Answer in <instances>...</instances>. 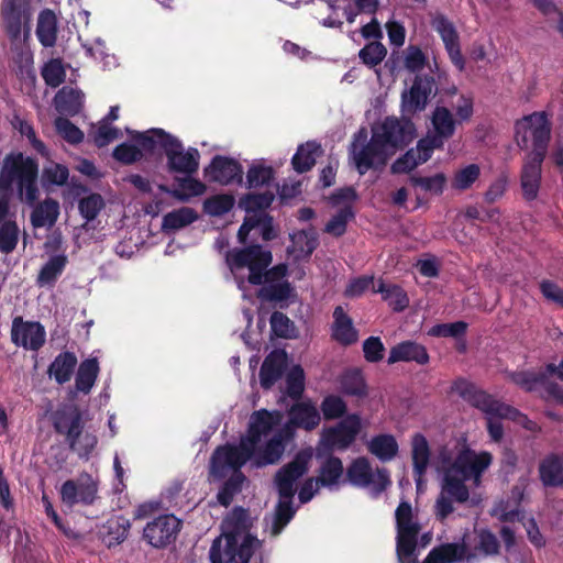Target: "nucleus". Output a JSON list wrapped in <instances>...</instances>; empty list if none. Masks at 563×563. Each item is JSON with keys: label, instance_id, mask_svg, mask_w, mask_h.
Instances as JSON below:
<instances>
[{"label": "nucleus", "instance_id": "obj_44", "mask_svg": "<svg viewBox=\"0 0 563 563\" xmlns=\"http://www.w3.org/2000/svg\"><path fill=\"white\" fill-rule=\"evenodd\" d=\"M343 463L340 457L329 454V457L321 464L319 476L316 483L322 487L335 485L343 474Z\"/></svg>", "mask_w": 563, "mask_h": 563}, {"label": "nucleus", "instance_id": "obj_62", "mask_svg": "<svg viewBox=\"0 0 563 563\" xmlns=\"http://www.w3.org/2000/svg\"><path fill=\"white\" fill-rule=\"evenodd\" d=\"M465 321H455L451 323H439L431 327L428 334L433 338H454L459 339L465 335L467 330Z\"/></svg>", "mask_w": 563, "mask_h": 563}, {"label": "nucleus", "instance_id": "obj_4", "mask_svg": "<svg viewBox=\"0 0 563 563\" xmlns=\"http://www.w3.org/2000/svg\"><path fill=\"white\" fill-rule=\"evenodd\" d=\"M37 178L38 164L35 158L21 152L10 153L5 155L0 170V191L10 194L16 185L20 199L34 206L40 195Z\"/></svg>", "mask_w": 563, "mask_h": 563}, {"label": "nucleus", "instance_id": "obj_55", "mask_svg": "<svg viewBox=\"0 0 563 563\" xmlns=\"http://www.w3.org/2000/svg\"><path fill=\"white\" fill-rule=\"evenodd\" d=\"M69 178V169L67 166L51 163L42 170V185L47 188L48 186H64Z\"/></svg>", "mask_w": 563, "mask_h": 563}, {"label": "nucleus", "instance_id": "obj_31", "mask_svg": "<svg viewBox=\"0 0 563 563\" xmlns=\"http://www.w3.org/2000/svg\"><path fill=\"white\" fill-rule=\"evenodd\" d=\"M54 106L58 113L69 117L77 115L84 106V95L80 90L64 86L54 97Z\"/></svg>", "mask_w": 563, "mask_h": 563}, {"label": "nucleus", "instance_id": "obj_32", "mask_svg": "<svg viewBox=\"0 0 563 563\" xmlns=\"http://www.w3.org/2000/svg\"><path fill=\"white\" fill-rule=\"evenodd\" d=\"M323 153L320 143L308 141L300 144L291 158V165L295 172L303 174L313 168L317 157Z\"/></svg>", "mask_w": 563, "mask_h": 563}, {"label": "nucleus", "instance_id": "obj_38", "mask_svg": "<svg viewBox=\"0 0 563 563\" xmlns=\"http://www.w3.org/2000/svg\"><path fill=\"white\" fill-rule=\"evenodd\" d=\"M67 263L68 258L65 254L51 256L38 272L36 284L40 287L54 286L58 277L63 274Z\"/></svg>", "mask_w": 563, "mask_h": 563}, {"label": "nucleus", "instance_id": "obj_27", "mask_svg": "<svg viewBox=\"0 0 563 563\" xmlns=\"http://www.w3.org/2000/svg\"><path fill=\"white\" fill-rule=\"evenodd\" d=\"M539 478L544 487L563 486V454L549 453L539 463Z\"/></svg>", "mask_w": 563, "mask_h": 563}, {"label": "nucleus", "instance_id": "obj_49", "mask_svg": "<svg viewBox=\"0 0 563 563\" xmlns=\"http://www.w3.org/2000/svg\"><path fill=\"white\" fill-rule=\"evenodd\" d=\"M432 29L440 35L444 47L460 42L454 24L442 13H437L431 20Z\"/></svg>", "mask_w": 563, "mask_h": 563}, {"label": "nucleus", "instance_id": "obj_56", "mask_svg": "<svg viewBox=\"0 0 563 563\" xmlns=\"http://www.w3.org/2000/svg\"><path fill=\"white\" fill-rule=\"evenodd\" d=\"M41 75L48 87L60 86L66 78V70L60 58L49 59L42 68Z\"/></svg>", "mask_w": 563, "mask_h": 563}, {"label": "nucleus", "instance_id": "obj_19", "mask_svg": "<svg viewBox=\"0 0 563 563\" xmlns=\"http://www.w3.org/2000/svg\"><path fill=\"white\" fill-rule=\"evenodd\" d=\"M45 329L36 321H23L15 317L12 321L11 341L16 346L38 351L45 343Z\"/></svg>", "mask_w": 563, "mask_h": 563}, {"label": "nucleus", "instance_id": "obj_30", "mask_svg": "<svg viewBox=\"0 0 563 563\" xmlns=\"http://www.w3.org/2000/svg\"><path fill=\"white\" fill-rule=\"evenodd\" d=\"M288 413L290 423L306 431L314 430L321 421L320 412L311 402H296Z\"/></svg>", "mask_w": 563, "mask_h": 563}, {"label": "nucleus", "instance_id": "obj_64", "mask_svg": "<svg viewBox=\"0 0 563 563\" xmlns=\"http://www.w3.org/2000/svg\"><path fill=\"white\" fill-rule=\"evenodd\" d=\"M498 418L511 420L512 422L521 426L527 431H540V427L536 421L529 419V417L526 413L521 412L519 409L507 404L504 405Z\"/></svg>", "mask_w": 563, "mask_h": 563}, {"label": "nucleus", "instance_id": "obj_15", "mask_svg": "<svg viewBox=\"0 0 563 563\" xmlns=\"http://www.w3.org/2000/svg\"><path fill=\"white\" fill-rule=\"evenodd\" d=\"M165 155L167 157L168 170L172 173H179L185 175H194L199 169V151L195 147H189L184 151L181 142L176 137H167Z\"/></svg>", "mask_w": 563, "mask_h": 563}, {"label": "nucleus", "instance_id": "obj_18", "mask_svg": "<svg viewBox=\"0 0 563 563\" xmlns=\"http://www.w3.org/2000/svg\"><path fill=\"white\" fill-rule=\"evenodd\" d=\"M492 462L493 455L489 452L483 451L477 454L473 450L466 448L459 452L449 468L466 479H478L489 467Z\"/></svg>", "mask_w": 563, "mask_h": 563}, {"label": "nucleus", "instance_id": "obj_51", "mask_svg": "<svg viewBox=\"0 0 563 563\" xmlns=\"http://www.w3.org/2000/svg\"><path fill=\"white\" fill-rule=\"evenodd\" d=\"M20 228L15 220L0 224V253L11 254L20 240Z\"/></svg>", "mask_w": 563, "mask_h": 563}, {"label": "nucleus", "instance_id": "obj_16", "mask_svg": "<svg viewBox=\"0 0 563 563\" xmlns=\"http://www.w3.org/2000/svg\"><path fill=\"white\" fill-rule=\"evenodd\" d=\"M181 527V520L174 515H161L145 526L143 538L153 548L162 549L176 540Z\"/></svg>", "mask_w": 563, "mask_h": 563}, {"label": "nucleus", "instance_id": "obj_23", "mask_svg": "<svg viewBox=\"0 0 563 563\" xmlns=\"http://www.w3.org/2000/svg\"><path fill=\"white\" fill-rule=\"evenodd\" d=\"M287 367V353L284 350L272 351L260 368V383L263 389H271L284 375Z\"/></svg>", "mask_w": 563, "mask_h": 563}, {"label": "nucleus", "instance_id": "obj_52", "mask_svg": "<svg viewBox=\"0 0 563 563\" xmlns=\"http://www.w3.org/2000/svg\"><path fill=\"white\" fill-rule=\"evenodd\" d=\"M481 176V167L477 164H468L465 167L455 172L451 187L455 190H467Z\"/></svg>", "mask_w": 563, "mask_h": 563}, {"label": "nucleus", "instance_id": "obj_6", "mask_svg": "<svg viewBox=\"0 0 563 563\" xmlns=\"http://www.w3.org/2000/svg\"><path fill=\"white\" fill-rule=\"evenodd\" d=\"M362 430L360 415L350 413L331 427H325L320 433L318 456L322 453L331 454L334 451H346L356 440Z\"/></svg>", "mask_w": 563, "mask_h": 563}, {"label": "nucleus", "instance_id": "obj_14", "mask_svg": "<svg viewBox=\"0 0 563 563\" xmlns=\"http://www.w3.org/2000/svg\"><path fill=\"white\" fill-rule=\"evenodd\" d=\"M98 483L88 473L81 474L77 479H67L63 483L59 495L64 505L73 508L77 504L92 505L98 497Z\"/></svg>", "mask_w": 563, "mask_h": 563}, {"label": "nucleus", "instance_id": "obj_21", "mask_svg": "<svg viewBox=\"0 0 563 563\" xmlns=\"http://www.w3.org/2000/svg\"><path fill=\"white\" fill-rule=\"evenodd\" d=\"M410 445L412 476L417 492H422L426 485V474L431 461V449L427 438L420 432H417L411 437Z\"/></svg>", "mask_w": 563, "mask_h": 563}, {"label": "nucleus", "instance_id": "obj_10", "mask_svg": "<svg viewBox=\"0 0 563 563\" xmlns=\"http://www.w3.org/2000/svg\"><path fill=\"white\" fill-rule=\"evenodd\" d=\"M349 156L358 174L364 175L374 167L375 162L385 164L388 154L373 134L367 141L366 130L361 129L353 136L349 147Z\"/></svg>", "mask_w": 563, "mask_h": 563}, {"label": "nucleus", "instance_id": "obj_42", "mask_svg": "<svg viewBox=\"0 0 563 563\" xmlns=\"http://www.w3.org/2000/svg\"><path fill=\"white\" fill-rule=\"evenodd\" d=\"M131 528L129 519L123 516L110 518L104 526L103 542L108 548L122 543Z\"/></svg>", "mask_w": 563, "mask_h": 563}, {"label": "nucleus", "instance_id": "obj_34", "mask_svg": "<svg viewBox=\"0 0 563 563\" xmlns=\"http://www.w3.org/2000/svg\"><path fill=\"white\" fill-rule=\"evenodd\" d=\"M77 363L78 361L75 353L69 351L62 352L48 366V375L53 377L57 384L64 385L70 380Z\"/></svg>", "mask_w": 563, "mask_h": 563}, {"label": "nucleus", "instance_id": "obj_43", "mask_svg": "<svg viewBox=\"0 0 563 563\" xmlns=\"http://www.w3.org/2000/svg\"><path fill=\"white\" fill-rule=\"evenodd\" d=\"M340 386L343 394L358 398L367 395V385L360 368L345 371L340 378Z\"/></svg>", "mask_w": 563, "mask_h": 563}, {"label": "nucleus", "instance_id": "obj_17", "mask_svg": "<svg viewBox=\"0 0 563 563\" xmlns=\"http://www.w3.org/2000/svg\"><path fill=\"white\" fill-rule=\"evenodd\" d=\"M52 423L56 433L66 437L69 449H74L77 438H79L84 431L80 410L75 406L57 409L52 413Z\"/></svg>", "mask_w": 563, "mask_h": 563}, {"label": "nucleus", "instance_id": "obj_7", "mask_svg": "<svg viewBox=\"0 0 563 563\" xmlns=\"http://www.w3.org/2000/svg\"><path fill=\"white\" fill-rule=\"evenodd\" d=\"M374 137L380 143L387 154L406 147L416 136V126L410 118L402 115L386 117L384 121L373 128Z\"/></svg>", "mask_w": 563, "mask_h": 563}, {"label": "nucleus", "instance_id": "obj_24", "mask_svg": "<svg viewBox=\"0 0 563 563\" xmlns=\"http://www.w3.org/2000/svg\"><path fill=\"white\" fill-rule=\"evenodd\" d=\"M430 361L429 353L424 345L416 341H402L389 351L388 364L398 362H416L419 365H426Z\"/></svg>", "mask_w": 563, "mask_h": 563}, {"label": "nucleus", "instance_id": "obj_5", "mask_svg": "<svg viewBox=\"0 0 563 563\" xmlns=\"http://www.w3.org/2000/svg\"><path fill=\"white\" fill-rule=\"evenodd\" d=\"M396 520V553L399 563H417L416 549L420 523L415 520L411 504L400 501L395 511Z\"/></svg>", "mask_w": 563, "mask_h": 563}, {"label": "nucleus", "instance_id": "obj_47", "mask_svg": "<svg viewBox=\"0 0 563 563\" xmlns=\"http://www.w3.org/2000/svg\"><path fill=\"white\" fill-rule=\"evenodd\" d=\"M275 199L272 191L250 192L239 200V207L247 213H256L269 208Z\"/></svg>", "mask_w": 563, "mask_h": 563}, {"label": "nucleus", "instance_id": "obj_39", "mask_svg": "<svg viewBox=\"0 0 563 563\" xmlns=\"http://www.w3.org/2000/svg\"><path fill=\"white\" fill-rule=\"evenodd\" d=\"M467 479L448 468L443 475L442 493L451 499L463 504L470 498V490L465 485Z\"/></svg>", "mask_w": 563, "mask_h": 563}, {"label": "nucleus", "instance_id": "obj_29", "mask_svg": "<svg viewBox=\"0 0 563 563\" xmlns=\"http://www.w3.org/2000/svg\"><path fill=\"white\" fill-rule=\"evenodd\" d=\"M175 183L177 184L176 188L172 189L162 185L159 189L181 202H187L190 198L201 196L207 191V186L199 179L191 177V175L176 177Z\"/></svg>", "mask_w": 563, "mask_h": 563}, {"label": "nucleus", "instance_id": "obj_20", "mask_svg": "<svg viewBox=\"0 0 563 563\" xmlns=\"http://www.w3.org/2000/svg\"><path fill=\"white\" fill-rule=\"evenodd\" d=\"M203 174L209 181L220 185L241 184L243 180L242 165L236 159L222 155H216L205 167Z\"/></svg>", "mask_w": 563, "mask_h": 563}, {"label": "nucleus", "instance_id": "obj_9", "mask_svg": "<svg viewBox=\"0 0 563 563\" xmlns=\"http://www.w3.org/2000/svg\"><path fill=\"white\" fill-rule=\"evenodd\" d=\"M255 449L243 438L239 444H225L218 446L211 456V473L216 477L223 478L228 470L232 473L242 472L241 468L249 462H253Z\"/></svg>", "mask_w": 563, "mask_h": 563}, {"label": "nucleus", "instance_id": "obj_35", "mask_svg": "<svg viewBox=\"0 0 563 563\" xmlns=\"http://www.w3.org/2000/svg\"><path fill=\"white\" fill-rule=\"evenodd\" d=\"M367 450L382 462L391 461L399 451V445L393 434L374 435L367 443Z\"/></svg>", "mask_w": 563, "mask_h": 563}, {"label": "nucleus", "instance_id": "obj_26", "mask_svg": "<svg viewBox=\"0 0 563 563\" xmlns=\"http://www.w3.org/2000/svg\"><path fill=\"white\" fill-rule=\"evenodd\" d=\"M278 420V412L273 413L266 409L255 411L251 416L247 435L243 439L256 448L261 442L262 437L268 434Z\"/></svg>", "mask_w": 563, "mask_h": 563}, {"label": "nucleus", "instance_id": "obj_54", "mask_svg": "<svg viewBox=\"0 0 563 563\" xmlns=\"http://www.w3.org/2000/svg\"><path fill=\"white\" fill-rule=\"evenodd\" d=\"M354 216L352 206H344L328 221L324 231L335 238L342 236Z\"/></svg>", "mask_w": 563, "mask_h": 563}, {"label": "nucleus", "instance_id": "obj_58", "mask_svg": "<svg viewBox=\"0 0 563 563\" xmlns=\"http://www.w3.org/2000/svg\"><path fill=\"white\" fill-rule=\"evenodd\" d=\"M275 176L273 167L263 164H253L246 174V186L249 188H257L268 185Z\"/></svg>", "mask_w": 563, "mask_h": 563}, {"label": "nucleus", "instance_id": "obj_60", "mask_svg": "<svg viewBox=\"0 0 563 563\" xmlns=\"http://www.w3.org/2000/svg\"><path fill=\"white\" fill-rule=\"evenodd\" d=\"M387 55V49L378 41L371 42L366 44L358 52V57L364 65L369 68L376 67L379 65Z\"/></svg>", "mask_w": 563, "mask_h": 563}, {"label": "nucleus", "instance_id": "obj_2", "mask_svg": "<svg viewBox=\"0 0 563 563\" xmlns=\"http://www.w3.org/2000/svg\"><path fill=\"white\" fill-rule=\"evenodd\" d=\"M551 130V121L544 111L525 115L515 123V140L521 150L530 146L531 139L532 150L527 153L520 173L522 196L527 201H533L538 197Z\"/></svg>", "mask_w": 563, "mask_h": 563}, {"label": "nucleus", "instance_id": "obj_36", "mask_svg": "<svg viewBox=\"0 0 563 563\" xmlns=\"http://www.w3.org/2000/svg\"><path fill=\"white\" fill-rule=\"evenodd\" d=\"M132 140L141 148L147 153H154L157 147L166 151L165 143L167 144V137H174L172 134L165 132L163 129H151L146 132L130 131Z\"/></svg>", "mask_w": 563, "mask_h": 563}, {"label": "nucleus", "instance_id": "obj_25", "mask_svg": "<svg viewBox=\"0 0 563 563\" xmlns=\"http://www.w3.org/2000/svg\"><path fill=\"white\" fill-rule=\"evenodd\" d=\"M430 120L432 131H429L428 133L443 144H445V142L452 139L455 134L459 121L454 118L449 108L444 106H437L432 111Z\"/></svg>", "mask_w": 563, "mask_h": 563}, {"label": "nucleus", "instance_id": "obj_57", "mask_svg": "<svg viewBox=\"0 0 563 563\" xmlns=\"http://www.w3.org/2000/svg\"><path fill=\"white\" fill-rule=\"evenodd\" d=\"M106 203L100 194L92 192L78 201V209L86 221H93Z\"/></svg>", "mask_w": 563, "mask_h": 563}, {"label": "nucleus", "instance_id": "obj_53", "mask_svg": "<svg viewBox=\"0 0 563 563\" xmlns=\"http://www.w3.org/2000/svg\"><path fill=\"white\" fill-rule=\"evenodd\" d=\"M323 419L327 421L343 419L347 411L346 402L338 395L325 396L320 405Z\"/></svg>", "mask_w": 563, "mask_h": 563}, {"label": "nucleus", "instance_id": "obj_22", "mask_svg": "<svg viewBox=\"0 0 563 563\" xmlns=\"http://www.w3.org/2000/svg\"><path fill=\"white\" fill-rule=\"evenodd\" d=\"M291 435L292 433L288 428L280 429L262 448L257 445L253 456V465L260 468L277 464L284 455L286 442Z\"/></svg>", "mask_w": 563, "mask_h": 563}, {"label": "nucleus", "instance_id": "obj_46", "mask_svg": "<svg viewBox=\"0 0 563 563\" xmlns=\"http://www.w3.org/2000/svg\"><path fill=\"white\" fill-rule=\"evenodd\" d=\"M245 481L246 476L243 472L232 473L217 494L219 504L223 507H229L234 496L242 490Z\"/></svg>", "mask_w": 563, "mask_h": 563}, {"label": "nucleus", "instance_id": "obj_61", "mask_svg": "<svg viewBox=\"0 0 563 563\" xmlns=\"http://www.w3.org/2000/svg\"><path fill=\"white\" fill-rule=\"evenodd\" d=\"M56 132L69 144L76 145L84 141V132L69 119L57 117L54 121Z\"/></svg>", "mask_w": 563, "mask_h": 563}, {"label": "nucleus", "instance_id": "obj_45", "mask_svg": "<svg viewBox=\"0 0 563 563\" xmlns=\"http://www.w3.org/2000/svg\"><path fill=\"white\" fill-rule=\"evenodd\" d=\"M198 219L197 212L189 207H181L173 210L163 217V229L179 230L185 228Z\"/></svg>", "mask_w": 563, "mask_h": 563}, {"label": "nucleus", "instance_id": "obj_37", "mask_svg": "<svg viewBox=\"0 0 563 563\" xmlns=\"http://www.w3.org/2000/svg\"><path fill=\"white\" fill-rule=\"evenodd\" d=\"M36 36L44 47H53L57 40V19L49 9L40 12L36 26Z\"/></svg>", "mask_w": 563, "mask_h": 563}, {"label": "nucleus", "instance_id": "obj_40", "mask_svg": "<svg viewBox=\"0 0 563 563\" xmlns=\"http://www.w3.org/2000/svg\"><path fill=\"white\" fill-rule=\"evenodd\" d=\"M100 372L99 362L96 357L84 360L79 366L75 378L76 389L84 394H89L93 387Z\"/></svg>", "mask_w": 563, "mask_h": 563}, {"label": "nucleus", "instance_id": "obj_3", "mask_svg": "<svg viewBox=\"0 0 563 563\" xmlns=\"http://www.w3.org/2000/svg\"><path fill=\"white\" fill-rule=\"evenodd\" d=\"M310 453L298 452L295 457L280 467L275 474V484L279 500L275 507L271 533L277 537L296 515L292 498L296 494V482L308 471Z\"/></svg>", "mask_w": 563, "mask_h": 563}, {"label": "nucleus", "instance_id": "obj_50", "mask_svg": "<svg viewBox=\"0 0 563 563\" xmlns=\"http://www.w3.org/2000/svg\"><path fill=\"white\" fill-rule=\"evenodd\" d=\"M306 375L301 365H294L286 375V393L289 398L298 401L305 391Z\"/></svg>", "mask_w": 563, "mask_h": 563}, {"label": "nucleus", "instance_id": "obj_41", "mask_svg": "<svg viewBox=\"0 0 563 563\" xmlns=\"http://www.w3.org/2000/svg\"><path fill=\"white\" fill-rule=\"evenodd\" d=\"M550 373L547 366L540 371H515L509 373V379L527 393L536 391L538 386L545 382Z\"/></svg>", "mask_w": 563, "mask_h": 563}, {"label": "nucleus", "instance_id": "obj_13", "mask_svg": "<svg viewBox=\"0 0 563 563\" xmlns=\"http://www.w3.org/2000/svg\"><path fill=\"white\" fill-rule=\"evenodd\" d=\"M452 390L468 405L481 410L486 416L498 418L505 405V402L495 399L493 395L478 388L474 383L465 378L454 380Z\"/></svg>", "mask_w": 563, "mask_h": 563}, {"label": "nucleus", "instance_id": "obj_63", "mask_svg": "<svg viewBox=\"0 0 563 563\" xmlns=\"http://www.w3.org/2000/svg\"><path fill=\"white\" fill-rule=\"evenodd\" d=\"M112 157L123 165H132L143 158V152L137 145L123 142L113 148Z\"/></svg>", "mask_w": 563, "mask_h": 563}, {"label": "nucleus", "instance_id": "obj_12", "mask_svg": "<svg viewBox=\"0 0 563 563\" xmlns=\"http://www.w3.org/2000/svg\"><path fill=\"white\" fill-rule=\"evenodd\" d=\"M437 92V84L433 76L417 75L409 90L401 93L402 115L410 118L418 112H422L429 102L431 96Z\"/></svg>", "mask_w": 563, "mask_h": 563}, {"label": "nucleus", "instance_id": "obj_33", "mask_svg": "<svg viewBox=\"0 0 563 563\" xmlns=\"http://www.w3.org/2000/svg\"><path fill=\"white\" fill-rule=\"evenodd\" d=\"M59 217V203L53 198H45L31 212L30 221L33 228L53 227Z\"/></svg>", "mask_w": 563, "mask_h": 563}, {"label": "nucleus", "instance_id": "obj_11", "mask_svg": "<svg viewBox=\"0 0 563 563\" xmlns=\"http://www.w3.org/2000/svg\"><path fill=\"white\" fill-rule=\"evenodd\" d=\"M346 478L355 487L373 486L377 495L391 484L388 471L376 468V472H373L371 462L365 456L356 457L351 462L346 470Z\"/></svg>", "mask_w": 563, "mask_h": 563}, {"label": "nucleus", "instance_id": "obj_28", "mask_svg": "<svg viewBox=\"0 0 563 563\" xmlns=\"http://www.w3.org/2000/svg\"><path fill=\"white\" fill-rule=\"evenodd\" d=\"M334 322L332 325V338L343 346L354 344L358 339V332L353 325L352 319L344 312L341 306L333 311Z\"/></svg>", "mask_w": 563, "mask_h": 563}, {"label": "nucleus", "instance_id": "obj_1", "mask_svg": "<svg viewBox=\"0 0 563 563\" xmlns=\"http://www.w3.org/2000/svg\"><path fill=\"white\" fill-rule=\"evenodd\" d=\"M272 262V251L264 249L261 244L234 247L225 253V263L232 273L247 268V282L254 286H262L257 290L260 300L280 303V308H284L288 300L296 296L295 288L286 279L287 264L279 263L269 267Z\"/></svg>", "mask_w": 563, "mask_h": 563}, {"label": "nucleus", "instance_id": "obj_8", "mask_svg": "<svg viewBox=\"0 0 563 563\" xmlns=\"http://www.w3.org/2000/svg\"><path fill=\"white\" fill-rule=\"evenodd\" d=\"M32 0H3L0 15L3 29L11 42H18L23 35L27 40L32 29Z\"/></svg>", "mask_w": 563, "mask_h": 563}, {"label": "nucleus", "instance_id": "obj_48", "mask_svg": "<svg viewBox=\"0 0 563 563\" xmlns=\"http://www.w3.org/2000/svg\"><path fill=\"white\" fill-rule=\"evenodd\" d=\"M235 198L231 194H217L203 201V211L211 217H222L234 207Z\"/></svg>", "mask_w": 563, "mask_h": 563}, {"label": "nucleus", "instance_id": "obj_59", "mask_svg": "<svg viewBox=\"0 0 563 563\" xmlns=\"http://www.w3.org/2000/svg\"><path fill=\"white\" fill-rule=\"evenodd\" d=\"M88 135L92 139L95 145L101 148L109 145L113 140L119 139L121 134L119 129L100 121L98 126H91Z\"/></svg>", "mask_w": 563, "mask_h": 563}]
</instances>
